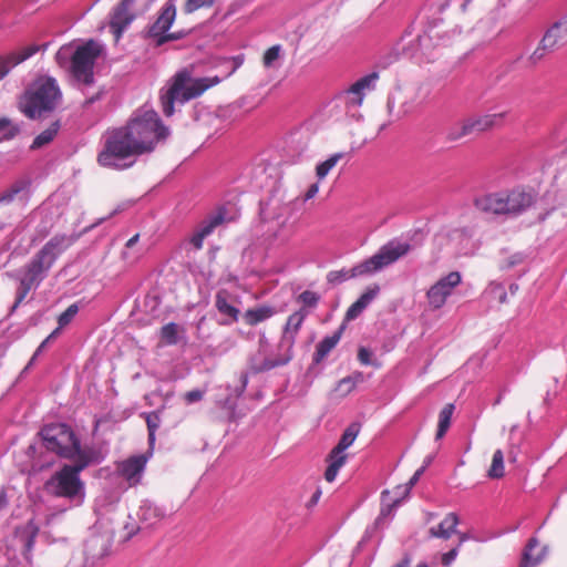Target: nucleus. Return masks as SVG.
Returning <instances> with one entry per match:
<instances>
[{
  "label": "nucleus",
  "mask_w": 567,
  "mask_h": 567,
  "mask_svg": "<svg viewBox=\"0 0 567 567\" xmlns=\"http://www.w3.org/2000/svg\"><path fill=\"white\" fill-rule=\"evenodd\" d=\"M168 135L155 111H145L131 118L125 126L113 130L105 138L97 156L103 167L120 168L121 161L152 152L156 143Z\"/></svg>",
  "instance_id": "f257e3e1"
},
{
  "label": "nucleus",
  "mask_w": 567,
  "mask_h": 567,
  "mask_svg": "<svg viewBox=\"0 0 567 567\" xmlns=\"http://www.w3.org/2000/svg\"><path fill=\"white\" fill-rule=\"evenodd\" d=\"M96 452H82L73 464H64L45 483L44 491L55 497L74 501L85 495V484L80 473L92 464Z\"/></svg>",
  "instance_id": "f03ea898"
},
{
  "label": "nucleus",
  "mask_w": 567,
  "mask_h": 567,
  "mask_svg": "<svg viewBox=\"0 0 567 567\" xmlns=\"http://www.w3.org/2000/svg\"><path fill=\"white\" fill-rule=\"evenodd\" d=\"M62 99L55 79L40 76L19 100V109L29 118H38L56 109Z\"/></svg>",
  "instance_id": "7ed1b4c3"
},
{
  "label": "nucleus",
  "mask_w": 567,
  "mask_h": 567,
  "mask_svg": "<svg viewBox=\"0 0 567 567\" xmlns=\"http://www.w3.org/2000/svg\"><path fill=\"white\" fill-rule=\"evenodd\" d=\"M410 250L411 245L408 243L389 241L383 245L377 254L355 265L350 270L342 269L330 271L327 275V280L329 284L337 285L351 278L371 275L392 265Z\"/></svg>",
  "instance_id": "20e7f679"
},
{
  "label": "nucleus",
  "mask_w": 567,
  "mask_h": 567,
  "mask_svg": "<svg viewBox=\"0 0 567 567\" xmlns=\"http://www.w3.org/2000/svg\"><path fill=\"white\" fill-rule=\"evenodd\" d=\"M220 82L218 76L193 79L187 71L178 72L166 94L161 97L162 111L166 116L174 114V102H187L202 95L207 89Z\"/></svg>",
  "instance_id": "39448f33"
},
{
  "label": "nucleus",
  "mask_w": 567,
  "mask_h": 567,
  "mask_svg": "<svg viewBox=\"0 0 567 567\" xmlns=\"http://www.w3.org/2000/svg\"><path fill=\"white\" fill-rule=\"evenodd\" d=\"M40 434L48 451L66 460L79 458L82 452H95L91 447L82 449L73 430L63 423L45 425Z\"/></svg>",
  "instance_id": "423d86ee"
},
{
  "label": "nucleus",
  "mask_w": 567,
  "mask_h": 567,
  "mask_svg": "<svg viewBox=\"0 0 567 567\" xmlns=\"http://www.w3.org/2000/svg\"><path fill=\"white\" fill-rule=\"evenodd\" d=\"M72 244L73 238L71 236H53L25 266L24 274L40 284L47 277L56 258Z\"/></svg>",
  "instance_id": "0eeeda50"
},
{
  "label": "nucleus",
  "mask_w": 567,
  "mask_h": 567,
  "mask_svg": "<svg viewBox=\"0 0 567 567\" xmlns=\"http://www.w3.org/2000/svg\"><path fill=\"white\" fill-rule=\"evenodd\" d=\"M293 213L292 202L269 200L261 209V219L267 225V233L281 243H287L293 235L289 220Z\"/></svg>",
  "instance_id": "6e6552de"
},
{
  "label": "nucleus",
  "mask_w": 567,
  "mask_h": 567,
  "mask_svg": "<svg viewBox=\"0 0 567 567\" xmlns=\"http://www.w3.org/2000/svg\"><path fill=\"white\" fill-rule=\"evenodd\" d=\"M102 52V47L94 40L79 45L70 56V73L81 86H91L94 83V65Z\"/></svg>",
  "instance_id": "1a4fd4ad"
},
{
  "label": "nucleus",
  "mask_w": 567,
  "mask_h": 567,
  "mask_svg": "<svg viewBox=\"0 0 567 567\" xmlns=\"http://www.w3.org/2000/svg\"><path fill=\"white\" fill-rule=\"evenodd\" d=\"M507 114L508 112L504 111L493 114L468 116L460 123L458 128L451 130L447 133L446 138L450 142H455L474 133L480 134L501 127L503 126Z\"/></svg>",
  "instance_id": "9d476101"
},
{
  "label": "nucleus",
  "mask_w": 567,
  "mask_h": 567,
  "mask_svg": "<svg viewBox=\"0 0 567 567\" xmlns=\"http://www.w3.org/2000/svg\"><path fill=\"white\" fill-rule=\"evenodd\" d=\"M176 6L174 0H168L161 8L155 21L147 29V37L153 39L156 47H161L168 41L179 40L185 37L182 31L168 32L176 19Z\"/></svg>",
  "instance_id": "9b49d317"
},
{
  "label": "nucleus",
  "mask_w": 567,
  "mask_h": 567,
  "mask_svg": "<svg viewBox=\"0 0 567 567\" xmlns=\"http://www.w3.org/2000/svg\"><path fill=\"white\" fill-rule=\"evenodd\" d=\"M360 432L358 423H351L342 433L338 444L331 450L327 456L329 463L324 478L327 482H333L338 475L339 470L346 464L348 454L346 450L352 445Z\"/></svg>",
  "instance_id": "f8f14e48"
},
{
  "label": "nucleus",
  "mask_w": 567,
  "mask_h": 567,
  "mask_svg": "<svg viewBox=\"0 0 567 567\" xmlns=\"http://www.w3.org/2000/svg\"><path fill=\"white\" fill-rule=\"evenodd\" d=\"M462 282V276L458 271H451L440 278L426 291V299L432 309L442 308L453 290Z\"/></svg>",
  "instance_id": "ddd939ff"
},
{
  "label": "nucleus",
  "mask_w": 567,
  "mask_h": 567,
  "mask_svg": "<svg viewBox=\"0 0 567 567\" xmlns=\"http://www.w3.org/2000/svg\"><path fill=\"white\" fill-rule=\"evenodd\" d=\"M147 462L148 456L145 454L133 455L118 462L116 464V472L130 486H135L141 482Z\"/></svg>",
  "instance_id": "4468645a"
},
{
  "label": "nucleus",
  "mask_w": 567,
  "mask_h": 567,
  "mask_svg": "<svg viewBox=\"0 0 567 567\" xmlns=\"http://www.w3.org/2000/svg\"><path fill=\"white\" fill-rule=\"evenodd\" d=\"M134 2L135 0H121L111 14L110 28L116 41L121 38L124 29L135 19V14L132 12Z\"/></svg>",
  "instance_id": "2eb2a0df"
},
{
  "label": "nucleus",
  "mask_w": 567,
  "mask_h": 567,
  "mask_svg": "<svg viewBox=\"0 0 567 567\" xmlns=\"http://www.w3.org/2000/svg\"><path fill=\"white\" fill-rule=\"evenodd\" d=\"M504 202L505 213L508 216H517L534 204V197L530 193L514 189L508 193H501Z\"/></svg>",
  "instance_id": "dca6fc26"
},
{
  "label": "nucleus",
  "mask_w": 567,
  "mask_h": 567,
  "mask_svg": "<svg viewBox=\"0 0 567 567\" xmlns=\"http://www.w3.org/2000/svg\"><path fill=\"white\" fill-rule=\"evenodd\" d=\"M39 49V45L30 44L10 52L7 55H0V81L10 72L11 69L34 55Z\"/></svg>",
  "instance_id": "f3484780"
},
{
  "label": "nucleus",
  "mask_w": 567,
  "mask_h": 567,
  "mask_svg": "<svg viewBox=\"0 0 567 567\" xmlns=\"http://www.w3.org/2000/svg\"><path fill=\"white\" fill-rule=\"evenodd\" d=\"M224 223V214L217 213L205 218L194 230L189 237V244L199 250L203 248L204 240L208 237L214 229Z\"/></svg>",
  "instance_id": "a211bd4d"
},
{
  "label": "nucleus",
  "mask_w": 567,
  "mask_h": 567,
  "mask_svg": "<svg viewBox=\"0 0 567 567\" xmlns=\"http://www.w3.org/2000/svg\"><path fill=\"white\" fill-rule=\"evenodd\" d=\"M378 79V73L368 74L353 83L346 92L344 100L348 106L357 107L363 102L364 91Z\"/></svg>",
  "instance_id": "6ab92c4d"
},
{
  "label": "nucleus",
  "mask_w": 567,
  "mask_h": 567,
  "mask_svg": "<svg viewBox=\"0 0 567 567\" xmlns=\"http://www.w3.org/2000/svg\"><path fill=\"white\" fill-rule=\"evenodd\" d=\"M548 554L547 546H540L537 538L528 539L523 554L519 567H536L546 558Z\"/></svg>",
  "instance_id": "aec40b11"
},
{
  "label": "nucleus",
  "mask_w": 567,
  "mask_h": 567,
  "mask_svg": "<svg viewBox=\"0 0 567 567\" xmlns=\"http://www.w3.org/2000/svg\"><path fill=\"white\" fill-rule=\"evenodd\" d=\"M567 43V14L554 23L544 34L543 44L553 50L563 47Z\"/></svg>",
  "instance_id": "412c9836"
},
{
  "label": "nucleus",
  "mask_w": 567,
  "mask_h": 567,
  "mask_svg": "<svg viewBox=\"0 0 567 567\" xmlns=\"http://www.w3.org/2000/svg\"><path fill=\"white\" fill-rule=\"evenodd\" d=\"M458 523V516L455 513H449L437 526L429 529V537L450 539L452 535L456 534Z\"/></svg>",
  "instance_id": "4be33fe9"
},
{
  "label": "nucleus",
  "mask_w": 567,
  "mask_h": 567,
  "mask_svg": "<svg viewBox=\"0 0 567 567\" xmlns=\"http://www.w3.org/2000/svg\"><path fill=\"white\" fill-rule=\"evenodd\" d=\"M476 207L487 214L506 215L501 193L485 195L475 202Z\"/></svg>",
  "instance_id": "5701e85b"
},
{
  "label": "nucleus",
  "mask_w": 567,
  "mask_h": 567,
  "mask_svg": "<svg viewBox=\"0 0 567 567\" xmlns=\"http://www.w3.org/2000/svg\"><path fill=\"white\" fill-rule=\"evenodd\" d=\"M346 326L341 324L340 328L329 337L323 338L317 346L316 352L313 354V362L320 363L330 351L339 343L342 333L344 331Z\"/></svg>",
  "instance_id": "b1692460"
},
{
  "label": "nucleus",
  "mask_w": 567,
  "mask_h": 567,
  "mask_svg": "<svg viewBox=\"0 0 567 567\" xmlns=\"http://www.w3.org/2000/svg\"><path fill=\"white\" fill-rule=\"evenodd\" d=\"M275 313L274 307L262 305L247 309L243 315V320L247 326L254 327L270 319Z\"/></svg>",
  "instance_id": "393cba45"
},
{
  "label": "nucleus",
  "mask_w": 567,
  "mask_h": 567,
  "mask_svg": "<svg viewBox=\"0 0 567 567\" xmlns=\"http://www.w3.org/2000/svg\"><path fill=\"white\" fill-rule=\"evenodd\" d=\"M435 39H440V27L433 25L429 28L422 35L417 38L419 49L421 54L424 55L427 60L433 58L432 51L439 44L434 43Z\"/></svg>",
  "instance_id": "a878e982"
},
{
  "label": "nucleus",
  "mask_w": 567,
  "mask_h": 567,
  "mask_svg": "<svg viewBox=\"0 0 567 567\" xmlns=\"http://www.w3.org/2000/svg\"><path fill=\"white\" fill-rule=\"evenodd\" d=\"M215 307L220 315L227 316L233 322L239 319L240 311L229 302V292L226 289L216 293Z\"/></svg>",
  "instance_id": "bb28decb"
},
{
  "label": "nucleus",
  "mask_w": 567,
  "mask_h": 567,
  "mask_svg": "<svg viewBox=\"0 0 567 567\" xmlns=\"http://www.w3.org/2000/svg\"><path fill=\"white\" fill-rule=\"evenodd\" d=\"M307 315L308 313L305 309H299L288 317L285 326V334L290 339V347L293 344L296 336L298 334Z\"/></svg>",
  "instance_id": "cd10ccee"
},
{
  "label": "nucleus",
  "mask_w": 567,
  "mask_h": 567,
  "mask_svg": "<svg viewBox=\"0 0 567 567\" xmlns=\"http://www.w3.org/2000/svg\"><path fill=\"white\" fill-rule=\"evenodd\" d=\"M455 406L453 403L445 404L439 413L436 440H441L450 429Z\"/></svg>",
  "instance_id": "c85d7f7f"
},
{
  "label": "nucleus",
  "mask_w": 567,
  "mask_h": 567,
  "mask_svg": "<svg viewBox=\"0 0 567 567\" xmlns=\"http://www.w3.org/2000/svg\"><path fill=\"white\" fill-rule=\"evenodd\" d=\"M39 285L40 284L38 281H35L34 279L30 278L24 274V276L20 279V284L17 289L16 301L12 306L11 311H14L19 307V305L25 299L31 289L38 287Z\"/></svg>",
  "instance_id": "c756f323"
},
{
  "label": "nucleus",
  "mask_w": 567,
  "mask_h": 567,
  "mask_svg": "<svg viewBox=\"0 0 567 567\" xmlns=\"http://www.w3.org/2000/svg\"><path fill=\"white\" fill-rule=\"evenodd\" d=\"M60 130L59 121L53 122L47 130L41 132L32 142L31 148H41L53 141Z\"/></svg>",
  "instance_id": "7c9ffc66"
},
{
  "label": "nucleus",
  "mask_w": 567,
  "mask_h": 567,
  "mask_svg": "<svg viewBox=\"0 0 567 567\" xmlns=\"http://www.w3.org/2000/svg\"><path fill=\"white\" fill-rule=\"evenodd\" d=\"M364 377L362 372H355L352 375L346 377L338 382L337 390L342 394H349L352 392L358 383L363 382Z\"/></svg>",
  "instance_id": "2f4dec72"
},
{
  "label": "nucleus",
  "mask_w": 567,
  "mask_h": 567,
  "mask_svg": "<svg viewBox=\"0 0 567 567\" xmlns=\"http://www.w3.org/2000/svg\"><path fill=\"white\" fill-rule=\"evenodd\" d=\"M504 454L502 450H496L493 454L492 464L488 470V477L501 478L504 476Z\"/></svg>",
  "instance_id": "473e14b6"
},
{
  "label": "nucleus",
  "mask_w": 567,
  "mask_h": 567,
  "mask_svg": "<svg viewBox=\"0 0 567 567\" xmlns=\"http://www.w3.org/2000/svg\"><path fill=\"white\" fill-rule=\"evenodd\" d=\"M27 184L23 182L16 183L12 185L8 190H6L1 197L0 202H11L14 199L16 196L19 194H22V199H28V192H27Z\"/></svg>",
  "instance_id": "72a5a7b5"
},
{
  "label": "nucleus",
  "mask_w": 567,
  "mask_h": 567,
  "mask_svg": "<svg viewBox=\"0 0 567 567\" xmlns=\"http://www.w3.org/2000/svg\"><path fill=\"white\" fill-rule=\"evenodd\" d=\"M342 156H343L342 153L333 154L328 159H326L324 162L317 165V167H316L317 176L320 179L324 178L329 174V172L337 165V163L342 158Z\"/></svg>",
  "instance_id": "f704fd0d"
},
{
  "label": "nucleus",
  "mask_w": 567,
  "mask_h": 567,
  "mask_svg": "<svg viewBox=\"0 0 567 567\" xmlns=\"http://www.w3.org/2000/svg\"><path fill=\"white\" fill-rule=\"evenodd\" d=\"M178 326L174 322H169L162 327L161 329V338L162 340L169 346L176 344L178 342Z\"/></svg>",
  "instance_id": "c9c22d12"
},
{
  "label": "nucleus",
  "mask_w": 567,
  "mask_h": 567,
  "mask_svg": "<svg viewBox=\"0 0 567 567\" xmlns=\"http://www.w3.org/2000/svg\"><path fill=\"white\" fill-rule=\"evenodd\" d=\"M215 0H186L183 10L186 14H190L199 9L212 8Z\"/></svg>",
  "instance_id": "e433bc0d"
},
{
  "label": "nucleus",
  "mask_w": 567,
  "mask_h": 567,
  "mask_svg": "<svg viewBox=\"0 0 567 567\" xmlns=\"http://www.w3.org/2000/svg\"><path fill=\"white\" fill-rule=\"evenodd\" d=\"M159 421H161L159 416L155 412H152V413L147 414V416H146V425H147V430H148V441H150L151 446H153V444L155 442V432L159 426Z\"/></svg>",
  "instance_id": "4c0bfd02"
},
{
  "label": "nucleus",
  "mask_w": 567,
  "mask_h": 567,
  "mask_svg": "<svg viewBox=\"0 0 567 567\" xmlns=\"http://www.w3.org/2000/svg\"><path fill=\"white\" fill-rule=\"evenodd\" d=\"M281 45L276 44L266 50L262 56V64L265 68H271L280 56Z\"/></svg>",
  "instance_id": "58836bf2"
},
{
  "label": "nucleus",
  "mask_w": 567,
  "mask_h": 567,
  "mask_svg": "<svg viewBox=\"0 0 567 567\" xmlns=\"http://www.w3.org/2000/svg\"><path fill=\"white\" fill-rule=\"evenodd\" d=\"M78 312L79 307L76 303H72L71 306H69L66 310L63 311L58 318L59 327L64 328L65 326H68L73 320Z\"/></svg>",
  "instance_id": "ea45409f"
},
{
  "label": "nucleus",
  "mask_w": 567,
  "mask_h": 567,
  "mask_svg": "<svg viewBox=\"0 0 567 567\" xmlns=\"http://www.w3.org/2000/svg\"><path fill=\"white\" fill-rule=\"evenodd\" d=\"M17 132V127L8 120H0V142L12 138Z\"/></svg>",
  "instance_id": "a19ab883"
},
{
  "label": "nucleus",
  "mask_w": 567,
  "mask_h": 567,
  "mask_svg": "<svg viewBox=\"0 0 567 567\" xmlns=\"http://www.w3.org/2000/svg\"><path fill=\"white\" fill-rule=\"evenodd\" d=\"M380 291L379 285H373L369 287L357 301H359L364 308H367L370 302L378 296Z\"/></svg>",
  "instance_id": "79ce46f5"
},
{
  "label": "nucleus",
  "mask_w": 567,
  "mask_h": 567,
  "mask_svg": "<svg viewBox=\"0 0 567 567\" xmlns=\"http://www.w3.org/2000/svg\"><path fill=\"white\" fill-rule=\"evenodd\" d=\"M320 297L318 293L311 290H305L298 297V300L301 301L306 307L313 308L318 305Z\"/></svg>",
  "instance_id": "37998d69"
},
{
  "label": "nucleus",
  "mask_w": 567,
  "mask_h": 567,
  "mask_svg": "<svg viewBox=\"0 0 567 567\" xmlns=\"http://www.w3.org/2000/svg\"><path fill=\"white\" fill-rule=\"evenodd\" d=\"M206 390L194 389L183 394V400L186 404H193L204 399Z\"/></svg>",
  "instance_id": "c03bdc74"
},
{
  "label": "nucleus",
  "mask_w": 567,
  "mask_h": 567,
  "mask_svg": "<svg viewBox=\"0 0 567 567\" xmlns=\"http://www.w3.org/2000/svg\"><path fill=\"white\" fill-rule=\"evenodd\" d=\"M554 51L553 48H546L543 44V39L539 42V45L536 48V50L530 54L529 60L533 64L539 62L547 52Z\"/></svg>",
  "instance_id": "a18cd8bd"
},
{
  "label": "nucleus",
  "mask_w": 567,
  "mask_h": 567,
  "mask_svg": "<svg viewBox=\"0 0 567 567\" xmlns=\"http://www.w3.org/2000/svg\"><path fill=\"white\" fill-rule=\"evenodd\" d=\"M365 308L359 302H353L347 310L344 320L352 321L364 310Z\"/></svg>",
  "instance_id": "49530a36"
},
{
  "label": "nucleus",
  "mask_w": 567,
  "mask_h": 567,
  "mask_svg": "<svg viewBox=\"0 0 567 567\" xmlns=\"http://www.w3.org/2000/svg\"><path fill=\"white\" fill-rule=\"evenodd\" d=\"M424 471V467L417 470L414 475L411 477V480L409 481V484L405 485V486H398L396 487V491H398V494H403L404 496L409 494L410 492V488L419 481L420 478V475L423 473Z\"/></svg>",
  "instance_id": "de8ad7c7"
},
{
  "label": "nucleus",
  "mask_w": 567,
  "mask_h": 567,
  "mask_svg": "<svg viewBox=\"0 0 567 567\" xmlns=\"http://www.w3.org/2000/svg\"><path fill=\"white\" fill-rule=\"evenodd\" d=\"M458 554V546L453 547L442 555L441 561L444 566H450Z\"/></svg>",
  "instance_id": "09e8293b"
},
{
  "label": "nucleus",
  "mask_w": 567,
  "mask_h": 567,
  "mask_svg": "<svg viewBox=\"0 0 567 567\" xmlns=\"http://www.w3.org/2000/svg\"><path fill=\"white\" fill-rule=\"evenodd\" d=\"M291 360V354H287L278 360H267L265 361V367L267 369H272L279 365H285Z\"/></svg>",
  "instance_id": "8fccbe9b"
},
{
  "label": "nucleus",
  "mask_w": 567,
  "mask_h": 567,
  "mask_svg": "<svg viewBox=\"0 0 567 567\" xmlns=\"http://www.w3.org/2000/svg\"><path fill=\"white\" fill-rule=\"evenodd\" d=\"M358 360L360 361L361 364H364V365L371 364L372 363L371 362V352L364 347L359 348Z\"/></svg>",
  "instance_id": "3c124183"
},
{
  "label": "nucleus",
  "mask_w": 567,
  "mask_h": 567,
  "mask_svg": "<svg viewBox=\"0 0 567 567\" xmlns=\"http://www.w3.org/2000/svg\"><path fill=\"white\" fill-rule=\"evenodd\" d=\"M318 192H319L318 183L310 185L309 188L307 189V192L305 193L303 200L312 199L313 197H316Z\"/></svg>",
  "instance_id": "603ef678"
},
{
  "label": "nucleus",
  "mask_w": 567,
  "mask_h": 567,
  "mask_svg": "<svg viewBox=\"0 0 567 567\" xmlns=\"http://www.w3.org/2000/svg\"><path fill=\"white\" fill-rule=\"evenodd\" d=\"M64 567H85L84 560L82 557H71Z\"/></svg>",
  "instance_id": "864d4df0"
},
{
  "label": "nucleus",
  "mask_w": 567,
  "mask_h": 567,
  "mask_svg": "<svg viewBox=\"0 0 567 567\" xmlns=\"http://www.w3.org/2000/svg\"><path fill=\"white\" fill-rule=\"evenodd\" d=\"M69 50H70L69 48H66V47H62V48L56 52V54H55V59L58 60V62H59L60 64H62V61H64V60H66V59L69 58V55H70Z\"/></svg>",
  "instance_id": "5fc2aeb1"
},
{
  "label": "nucleus",
  "mask_w": 567,
  "mask_h": 567,
  "mask_svg": "<svg viewBox=\"0 0 567 567\" xmlns=\"http://www.w3.org/2000/svg\"><path fill=\"white\" fill-rule=\"evenodd\" d=\"M102 95V90H99L95 94H93L91 97L86 99L85 100V105H91L93 104L95 101H97Z\"/></svg>",
  "instance_id": "6e6d98bb"
},
{
  "label": "nucleus",
  "mask_w": 567,
  "mask_h": 567,
  "mask_svg": "<svg viewBox=\"0 0 567 567\" xmlns=\"http://www.w3.org/2000/svg\"><path fill=\"white\" fill-rule=\"evenodd\" d=\"M411 558L409 556H404L398 564L392 567H410Z\"/></svg>",
  "instance_id": "4d7b16f0"
},
{
  "label": "nucleus",
  "mask_w": 567,
  "mask_h": 567,
  "mask_svg": "<svg viewBox=\"0 0 567 567\" xmlns=\"http://www.w3.org/2000/svg\"><path fill=\"white\" fill-rule=\"evenodd\" d=\"M457 534H458V543L456 546H458V548H460L464 542L470 539V536L466 533H457Z\"/></svg>",
  "instance_id": "13d9d810"
},
{
  "label": "nucleus",
  "mask_w": 567,
  "mask_h": 567,
  "mask_svg": "<svg viewBox=\"0 0 567 567\" xmlns=\"http://www.w3.org/2000/svg\"><path fill=\"white\" fill-rule=\"evenodd\" d=\"M138 240V234L134 235L133 237H131L127 243H126V247L130 248L132 246H134Z\"/></svg>",
  "instance_id": "bf43d9fd"
},
{
  "label": "nucleus",
  "mask_w": 567,
  "mask_h": 567,
  "mask_svg": "<svg viewBox=\"0 0 567 567\" xmlns=\"http://www.w3.org/2000/svg\"><path fill=\"white\" fill-rule=\"evenodd\" d=\"M48 341H49V340H48V339H45V340H44V341L39 346V348L37 349L35 353H34V357H35L37 354H39V353L42 351V349H44V347H45V344L48 343Z\"/></svg>",
  "instance_id": "052dcab7"
},
{
  "label": "nucleus",
  "mask_w": 567,
  "mask_h": 567,
  "mask_svg": "<svg viewBox=\"0 0 567 567\" xmlns=\"http://www.w3.org/2000/svg\"><path fill=\"white\" fill-rule=\"evenodd\" d=\"M60 327H58L53 332H51V334L47 338L48 340H51L52 338H54L55 336H58L59 331H60Z\"/></svg>",
  "instance_id": "680f3d73"
},
{
  "label": "nucleus",
  "mask_w": 567,
  "mask_h": 567,
  "mask_svg": "<svg viewBox=\"0 0 567 567\" xmlns=\"http://www.w3.org/2000/svg\"><path fill=\"white\" fill-rule=\"evenodd\" d=\"M520 260H522V259H520V257H517V259H515V260H514V259H511V261L508 262V266H509V267H511V266H514L515 264L519 262Z\"/></svg>",
  "instance_id": "e2e57ef3"
},
{
  "label": "nucleus",
  "mask_w": 567,
  "mask_h": 567,
  "mask_svg": "<svg viewBox=\"0 0 567 567\" xmlns=\"http://www.w3.org/2000/svg\"><path fill=\"white\" fill-rule=\"evenodd\" d=\"M433 517H434V514L433 513H429L427 514V522L431 520Z\"/></svg>",
  "instance_id": "0e129e2a"
},
{
  "label": "nucleus",
  "mask_w": 567,
  "mask_h": 567,
  "mask_svg": "<svg viewBox=\"0 0 567 567\" xmlns=\"http://www.w3.org/2000/svg\"><path fill=\"white\" fill-rule=\"evenodd\" d=\"M319 495H320V492L318 491V492L313 495V499H315V501H316V499H318Z\"/></svg>",
  "instance_id": "69168bd1"
},
{
  "label": "nucleus",
  "mask_w": 567,
  "mask_h": 567,
  "mask_svg": "<svg viewBox=\"0 0 567 567\" xmlns=\"http://www.w3.org/2000/svg\"><path fill=\"white\" fill-rule=\"evenodd\" d=\"M417 567H429L426 564H419Z\"/></svg>",
  "instance_id": "338daca9"
}]
</instances>
